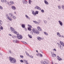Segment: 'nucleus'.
Returning a JSON list of instances; mask_svg holds the SVG:
<instances>
[{
	"label": "nucleus",
	"instance_id": "1",
	"mask_svg": "<svg viewBox=\"0 0 64 64\" xmlns=\"http://www.w3.org/2000/svg\"><path fill=\"white\" fill-rule=\"evenodd\" d=\"M9 60L10 62L11 63H15L16 62V60L14 58H10Z\"/></svg>",
	"mask_w": 64,
	"mask_h": 64
},
{
	"label": "nucleus",
	"instance_id": "2",
	"mask_svg": "<svg viewBox=\"0 0 64 64\" xmlns=\"http://www.w3.org/2000/svg\"><path fill=\"white\" fill-rule=\"evenodd\" d=\"M10 29L11 31H12V33H14L15 31V29H14L12 27H10Z\"/></svg>",
	"mask_w": 64,
	"mask_h": 64
},
{
	"label": "nucleus",
	"instance_id": "3",
	"mask_svg": "<svg viewBox=\"0 0 64 64\" xmlns=\"http://www.w3.org/2000/svg\"><path fill=\"white\" fill-rule=\"evenodd\" d=\"M17 38L18 39H22V36L20 35H18L17 36Z\"/></svg>",
	"mask_w": 64,
	"mask_h": 64
},
{
	"label": "nucleus",
	"instance_id": "4",
	"mask_svg": "<svg viewBox=\"0 0 64 64\" xmlns=\"http://www.w3.org/2000/svg\"><path fill=\"white\" fill-rule=\"evenodd\" d=\"M37 29L39 31H42V29L40 27L38 26L37 28Z\"/></svg>",
	"mask_w": 64,
	"mask_h": 64
},
{
	"label": "nucleus",
	"instance_id": "5",
	"mask_svg": "<svg viewBox=\"0 0 64 64\" xmlns=\"http://www.w3.org/2000/svg\"><path fill=\"white\" fill-rule=\"evenodd\" d=\"M35 9H38V10H41V9L39 7H38V6H36L35 8Z\"/></svg>",
	"mask_w": 64,
	"mask_h": 64
},
{
	"label": "nucleus",
	"instance_id": "6",
	"mask_svg": "<svg viewBox=\"0 0 64 64\" xmlns=\"http://www.w3.org/2000/svg\"><path fill=\"white\" fill-rule=\"evenodd\" d=\"M6 16H7L6 18L8 19L9 20H10V21L12 20V19H11V18H9V17L8 16V14H6Z\"/></svg>",
	"mask_w": 64,
	"mask_h": 64
},
{
	"label": "nucleus",
	"instance_id": "7",
	"mask_svg": "<svg viewBox=\"0 0 64 64\" xmlns=\"http://www.w3.org/2000/svg\"><path fill=\"white\" fill-rule=\"evenodd\" d=\"M9 16L10 17H13V14L12 13H10L9 14Z\"/></svg>",
	"mask_w": 64,
	"mask_h": 64
},
{
	"label": "nucleus",
	"instance_id": "8",
	"mask_svg": "<svg viewBox=\"0 0 64 64\" xmlns=\"http://www.w3.org/2000/svg\"><path fill=\"white\" fill-rule=\"evenodd\" d=\"M32 31L34 33H36V29L33 28L32 30Z\"/></svg>",
	"mask_w": 64,
	"mask_h": 64
},
{
	"label": "nucleus",
	"instance_id": "9",
	"mask_svg": "<svg viewBox=\"0 0 64 64\" xmlns=\"http://www.w3.org/2000/svg\"><path fill=\"white\" fill-rule=\"evenodd\" d=\"M57 58L59 61H61V60H62V58H60L59 57V56H57Z\"/></svg>",
	"mask_w": 64,
	"mask_h": 64
},
{
	"label": "nucleus",
	"instance_id": "10",
	"mask_svg": "<svg viewBox=\"0 0 64 64\" xmlns=\"http://www.w3.org/2000/svg\"><path fill=\"white\" fill-rule=\"evenodd\" d=\"M58 22L59 23H60V24L62 26L63 25V24H62V22H61V21L59 20L58 21Z\"/></svg>",
	"mask_w": 64,
	"mask_h": 64
},
{
	"label": "nucleus",
	"instance_id": "11",
	"mask_svg": "<svg viewBox=\"0 0 64 64\" xmlns=\"http://www.w3.org/2000/svg\"><path fill=\"white\" fill-rule=\"evenodd\" d=\"M60 44H61V45L62 46H63L64 47V44L63 42L60 41Z\"/></svg>",
	"mask_w": 64,
	"mask_h": 64
},
{
	"label": "nucleus",
	"instance_id": "12",
	"mask_svg": "<svg viewBox=\"0 0 64 64\" xmlns=\"http://www.w3.org/2000/svg\"><path fill=\"white\" fill-rule=\"evenodd\" d=\"M23 2L24 4H27V1L25 0H23Z\"/></svg>",
	"mask_w": 64,
	"mask_h": 64
},
{
	"label": "nucleus",
	"instance_id": "13",
	"mask_svg": "<svg viewBox=\"0 0 64 64\" xmlns=\"http://www.w3.org/2000/svg\"><path fill=\"white\" fill-rule=\"evenodd\" d=\"M12 8L13 10H16V7H15V6H12Z\"/></svg>",
	"mask_w": 64,
	"mask_h": 64
},
{
	"label": "nucleus",
	"instance_id": "14",
	"mask_svg": "<svg viewBox=\"0 0 64 64\" xmlns=\"http://www.w3.org/2000/svg\"><path fill=\"white\" fill-rule=\"evenodd\" d=\"M37 39H38V40H39V41H40V40H42V38L38 36L37 37Z\"/></svg>",
	"mask_w": 64,
	"mask_h": 64
},
{
	"label": "nucleus",
	"instance_id": "15",
	"mask_svg": "<svg viewBox=\"0 0 64 64\" xmlns=\"http://www.w3.org/2000/svg\"><path fill=\"white\" fill-rule=\"evenodd\" d=\"M57 44H58V47H59V48H60L61 49H63V47L62 46L61 47V45L59 44L58 43H57Z\"/></svg>",
	"mask_w": 64,
	"mask_h": 64
},
{
	"label": "nucleus",
	"instance_id": "16",
	"mask_svg": "<svg viewBox=\"0 0 64 64\" xmlns=\"http://www.w3.org/2000/svg\"><path fill=\"white\" fill-rule=\"evenodd\" d=\"M44 3H45V4H47V5H48V2H47V1L46 0H44Z\"/></svg>",
	"mask_w": 64,
	"mask_h": 64
},
{
	"label": "nucleus",
	"instance_id": "17",
	"mask_svg": "<svg viewBox=\"0 0 64 64\" xmlns=\"http://www.w3.org/2000/svg\"><path fill=\"white\" fill-rule=\"evenodd\" d=\"M38 12H39L38 11H36V12H35V16H36V14H38Z\"/></svg>",
	"mask_w": 64,
	"mask_h": 64
},
{
	"label": "nucleus",
	"instance_id": "18",
	"mask_svg": "<svg viewBox=\"0 0 64 64\" xmlns=\"http://www.w3.org/2000/svg\"><path fill=\"white\" fill-rule=\"evenodd\" d=\"M14 34H16V35H18L19 34L18 32L16 31H15L14 32Z\"/></svg>",
	"mask_w": 64,
	"mask_h": 64
},
{
	"label": "nucleus",
	"instance_id": "19",
	"mask_svg": "<svg viewBox=\"0 0 64 64\" xmlns=\"http://www.w3.org/2000/svg\"><path fill=\"white\" fill-rule=\"evenodd\" d=\"M10 3L11 4H14V2L11 1L10 2Z\"/></svg>",
	"mask_w": 64,
	"mask_h": 64
},
{
	"label": "nucleus",
	"instance_id": "20",
	"mask_svg": "<svg viewBox=\"0 0 64 64\" xmlns=\"http://www.w3.org/2000/svg\"><path fill=\"white\" fill-rule=\"evenodd\" d=\"M43 64H48V63H47L46 61H44L43 62Z\"/></svg>",
	"mask_w": 64,
	"mask_h": 64
},
{
	"label": "nucleus",
	"instance_id": "21",
	"mask_svg": "<svg viewBox=\"0 0 64 64\" xmlns=\"http://www.w3.org/2000/svg\"><path fill=\"white\" fill-rule=\"evenodd\" d=\"M57 35L58 36H59V37H61V35H60L59 33L57 32Z\"/></svg>",
	"mask_w": 64,
	"mask_h": 64
},
{
	"label": "nucleus",
	"instance_id": "22",
	"mask_svg": "<svg viewBox=\"0 0 64 64\" xmlns=\"http://www.w3.org/2000/svg\"><path fill=\"white\" fill-rule=\"evenodd\" d=\"M22 28H25V25L24 24H22Z\"/></svg>",
	"mask_w": 64,
	"mask_h": 64
},
{
	"label": "nucleus",
	"instance_id": "23",
	"mask_svg": "<svg viewBox=\"0 0 64 64\" xmlns=\"http://www.w3.org/2000/svg\"><path fill=\"white\" fill-rule=\"evenodd\" d=\"M35 33H36V34H38L39 33V32L38 31H36Z\"/></svg>",
	"mask_w": 64,
	"mask_h": 64
},
{
	"label": "nucleus",
	"instance_id": "24",
	"mask_svg": "<svg viewBox=\"0 0 64 64\" xmlns=\"http://www.w3.org/2000/svg\"><path fill=\"white\" fill-rule=\"evenodd\" d=\"M28 29L29 31H31V28L30 27L28 28Z\"/></svg>",
	"mask_w": 64,
	"mask_h": 64
},
{
	"label": "nucleus",
	"instance_id": "25",
	"mask_svg": "<svg viewBox=\"0 0 64 64\" xmlns=\"http://www.w3.org/2000/svg\"><path fill=\"white\" fill-rule=\"evenodd\" d=\"M44 33L46 35H48V33H47L46 32H44Z\"/></svg>",
	"mask_w": 64,
	"mask_h": 64
},
{
	"label": "nucleus",
	"instance_id": "26",
	"mask_svg": "<svg viewBox=\"0 0 64 64\" xmlns=\"http://www.w3.org/2000/svg\"><path fill=\"white\" fill-rule=\"evenodd\" d=\"M32 14L34 15V16H35V12H32Z\"/></svg>",
	"mask_w": 64,
	"mask_h": 64
},
{
	"label": "nucleus",
	"instance_id": "27",
	"mask_svg": "<svg viewBox=\"0 0 64 64\" xmlns=\"http://www.w3.org/2000/svg\"><path fill=\"white\" fill-rule=\"evenodd\" d=\"M56 54H52V56L53 57H56Z\"/></svg>",
	"mask_w": 64,
	"mask_h": 64
},
{
	"label": "nucleus",
	"instance_id": "28",
	"mask_svg": "<svg viewBox=\"0 0 64 64\" xmlns=\"http://www.w3.org/2000/svg\"><path fill=\"white\" fill-rule=\"evenodd\" d=\"M28 37H30V38H32V36H31V35H30L29 34H28Z\"/></svg>",
	"mask_w": 64,
	"mask_h": 64
},
{
	"label": "nucleus",
	"instance_id": "29",
	"mask_svg": "<svg viewBox=\"0 0 64 64\" xmlns=\"http://www.w3.org/2000/svg\"><path fill=\"white\" fill-rule=\"evenodd\" d=\"M24 61L25 63H26V62H28V61H27V60H24Z\"/></svg>",
	"mask_w": 64,
	"mask_h": 64
},
{
	"label": "nucleus",
	"instance_id": "30",
	"mask_svg": "<svg viewBox=\"0 0 64 64\" xmlns=\"http://www.w3.org/2000/svg\"><path fill=\"white\" fill-rule=\"evenodd\" d=\"M58 7L59 9H61V6H58Z\"/></svg>",
	"mask_w": 64,
	"mask_h": 64
},
{
	"label": "nucleus",
	"instance_id": "31",
	"mask_svg": "<svg viewBox=\"0 0 64 64\" xmlns=\"http://www.w3.org/2000/svg\"><path fill=\"white\" fill-rule=\"evenodd\" d=\"M6 2V0H2V2Z\"/></svg>",
	"mask_w": 64,
	"mask_h": 64
},
{
	"label": "nucleus",
	"instance_id": "32",
	"mask_svg": "<svg viewBox=\"0 0 64 64\" xmlns=\"http://www.w3.org/2000/svg\"><path fill=\"white\" fill-rule=\"evenodd\" d=\"M20 57H21V58H23L24 56H23L22 55H20Z\"/></svg>",
	"mask_w": 64,
	"mask_h": 64
},
{
	"label": "nucleus",
	"instance_id": "33",
	"mask_svg": "<svg viewBox=\"0 0 64 64\" xmlns=\"http://www.w3.org/2000/svg\"><path fill=\"white\" fill-rule=\"evenodd\" d=\"M29 57H30V58H33V56H32L29 55Z\"/></svg>",
	"mask_w": 64,
	"mask_h": 64
},
{
	"label": "nucleus",
	"instance_id": "34",
	"mask_svg": "<svg viewBox=\"0 0 64 64\" xmlns=\"http://www.w3.org/2000/svg\"><path fill=\"white\" fill-rule=\"evenodd\" d=\"M25 16H26V17L27 18H29L28 16L26 14L25 15Z\"/></svg>",
	"mask_w": 64,
	"mask_h": 64
},
{
	"label": "nucleus",
	"instance_id": "35",
	"mask_svg": "<svg viewBox=\"0 0 64 64\" xmlns=\"http://www.w3.org/2000/svg\"><path fill=\"white\" fill-rule=\"evenodd\" d=\"M20 62H21V63H23V62H24L23 61V60H20Z\"/></svg>",
	"mask_w": 64,
	"mask_h": 64
},
{
	"label": "nucleus",
	"instance_id": "36",
	"mask_svg": "<svg viewBox=\"0 0 64 64\" xmlns=\"http://www.w3.org/2000/svg\"><path fill=\"white\" fill-rule=\"evenodd\" d=\"M62 8L64 10V6L63 5H62Z\"/></svg>",
	"mask_w": 64,
	"mask_h": 64
},
{
	"label": "nucleus",
	"instance_id": "37",
	"mask_svg": "<svg viewBox=\"0 0 64 64\" xmlns=\"http://www.w3.org/2000/svg\"><path fill=\"white\" fill-rule=\"evenodd\" d=\"M0 9H1L2 10V9H3V8L1 6H0Z\"/></svg>",
	"mask_w": 64,
	"mask_h": 64
},
{
	"label": "nucleus",
	"instance_id": "38",
	"mask_svg": "<svg viewBox=\"0 0 64 64\" xmlns=\"http://www.w3.org/2000/svg\"><path fill=\"white\" fill-rule=\"evenodd\" d=\"M1 22H2V21L0 20V26H1L2 25V24L1 23Z\"/></svg>",
	"mask_w": 64,
	"mask_h": 64
},
{
	"label": "nucleus",
	"instance_id": "39",
	"mask_svg": "<svg viewBox=\"0 0 64 64\" xmlns=\"http://www.w3.org/2000/svg\"><path fill=\"white\" fill-rule=\"evenodd\" d=\"M28 26L30 27V28H32V26H31V25H30V24H28Z\"/></svg>",
	"mask_w": 64,
	"mask_h": 64
},
{
	"label": "nucleus",
	"instance_id": "40",
	"mask_svg": "<svg viewBox=\"0 0 64 64\" xmlns=\"http://www.w3.org/2000/svg\"><path fill=\"white\" fill-rule=\"evenodd\" d=\"M41 11L42 12H44V10H41Z\"/></svg>",
	"mask_w": 64,
	"mask_h": 64
},
{
	"label": "nucleus",
	"instance_id": "41",
	"mask_svg": "<svg viewBox=\"0 0 64 64\" xmlns=\"http://www.w3.org/2000/svg\"><path fill=\"white\" fill-rule=\"evenodd\" d=\"M0 29L2 30H3V27H2V26H1V27H0Z\"/></svg>",
	"mask_w": 64,
	"mask_h": 64
},
{
	"label": "nucleus",
	"instance_id": "42",
	"mask_svg": "<svg viewBox=\"0 0 64 64\" xmlns=\"http://www.w3.org/2000/svg\"><path fill=\"white\" fill-rule=\"evenodd\" d=\"M29 4H31V0H29Z\"/></svg>",
	"mask_w": 64,
	"mask_h": 64
},
{
	"label": "nucleus",
	"instance_id": "43",
	"mask_svg": "<svg viewBox=\"0 0 64 64\" xmlns=\"http://www.w3.org/2000/svg\"><path fill=\"white\" fill-rule=\"evenodd\" d=\"M53 51H56V50L55 48H54L53 50Z\"/></svg>",
	"mask_w": 64,
	"mask_h": 64
},
{
	"label": "nucleus",
	"instance_id": "44",
	"mask_svg": "<svg viewBox=\"0 0 64 64\" xmlns=\"http://www.w3.org/2000/svg\"><path fill=\"white\" fill-rule=\"evenodd\" d=\"M23 43L24 44H27V43H26V42H23Z\"/></svg>",
	"mask_w": 64,
	"mask_h": 64
},
{
	"label": "nucleus",
	"instance_id": "45",
	"mask_svg": "<svg viewBox=\"0 0 64 64\" xmlns=\"http://www.w3.org/2000/svg\"><path fill=\"white\" fill-rule=\"evenodd\" d=\"M33 22H34V23H35L36 24V23H37V22H35L34 21Z\"/></svg>",
	"mask_w": 64,
	"mask_h": 64
},
{
	"label": "nucleus",
	"instance_id": "46",
	"mask_svg": "<svg viewBox=\"0 0 64 64\" xmlns=\"http://www.w3.org/2000/svg\"><path fill=\"white\" fill-rule=\"evenodd\" d=\"M40 56L42 57V56H42V54H40Z\"/></svg>",
	"mask_w": 64,
	"mask_h": 64
},
{
	"label": "nucleus",
	"instance_id": "47",
	"mask_svg": "<svg viewBox=\"0 0 64 64\" xmlns=\"http://www.w3.org/2000/svg\"><path fill=\"white\" fill-rule=\"evenodd\" d=\"M28 56H29V54H28V53H26V54Z\"/></svg>",
	"mask_w": 64,
	"mask_h": 64
},
{
	"label": "nucleus",
	"instance_id": "48",
	"mask_svg": "<svg viewBox=\"0 0 64 64\" xmlns=\"http://www.w3.org/2000/svg\"><path fill=\"white\" fill-rule=\"evenodd\" d=\"M25 63L26 64H29V63H28L27 62H26Z\"/></svg>",
	"mask_w": 64,
	"mask_h": 64
},
{
	"label": "nucleus",
	"instance_id": "49",
	"mask_svg": "<svg viewBox=\"0 0 64 64\" xmlns=\"http://www.w3.org/2000/svg\"><path fill=\"white\" fill-rule=\"evenodd\" d=\"M13 17L14 19H16V17H15V16H13Z\"/></svg>",
	"mask_w": 64,
	"mask_h": 64
},
{
	"label": "nucleus",
	"instance_id": "50",
	"mask_svg": "<svg viewBox=\"0 0 64 64\" xmlns=\"http://www.w3.org/2000/svg\"><path fill=\"white\" fill-rule=\"evenodd\" d=\"M9 36H12V35L10 34H9Z\"/></svg>",
	"mask_w": 64,
	"mask_h": 64
},
{
	"label": "nucleus",
	"instance_id": "51",
	"mask_svg": "<svg viewBox=\"0 0 64 64\" xmlns=\"http://www.w3.org/2000/svg\"><path fill=\"white\" fill-rule=\"evenodd\" d=\"M36 52H38V50H36Z\"/></svg>",
	"mask_w": 64,
	"mask_h": 64
},
{
	"label": "nucleus",
	"instance_id": "52",
	"mask_svg": "<svg viewBox=\"0 0 64 64\" xmlns=\"http://www.w3.org/2000/svg\"><path fill=\"white\" fill-rule=\"evenodd\" d=\"M58 1H60V0H58Z\"/></svg>",
	"mask_w": 64,
	"mask_h": 64
},
{
	"label": "nucleus",
	"instance_id": "53",
	"mask_svg": "<svg viewBox=\"0 0 64 64\" xmlns=\"http://www.w3.org/2000/svg\"><path fill=\"white\" fill-rule=\"evenodd\" d=\"M1 31V29L0 28V31Z\"/></svg>",
	"mask_w": 64,
	"mask_h": 64
},
{
	"label": "nucleus",
	"instance_id": "54",
	"mask_svg": "<svg viewBox=\"0 0 64 64\" xmlns=\"http://www.w3.org/2000/svg\"><path fill=\"white\" fill-rule=\"evenodd\" d=\"M15 14H16V13L15 12Z\"/></svg>",
	"mask_w": 64,
	"mask_h": 64
}]
</instances>
